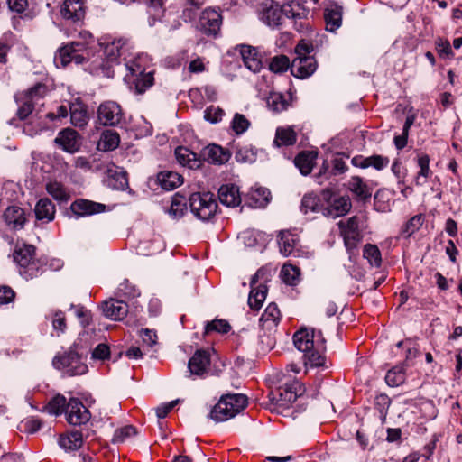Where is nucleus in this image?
I'll return each instance as SVG.
<instances>
[{"label":"nucleus","mask_w":462,"mask_h":462,"mask_svg":"<svg viewBox=\"0 0 462 462\" xmlns=\"http://www.w3.org/2000/svg\"><path fill=\"white\" fill-rule=\"evenodd\" d=\"M148 62V59L146 55L138 54L134 59H130L125 60V68L128 73L125 75V79L127 80H131V78H134L146 72V63Z\"/></svg>","instance_id":"obj_26"},{"label":"nucleus","mask_w":462,"mask_h":462,"mask_svg":"<svg viewBox=\"0 0 462 462\" xmlns=\"http://www.w3.org/2000/svg\"><path fill=\"white\" fill-rule=\"evenodd\" d=\"M348 189L360 199H366L371 197V191L359 176H353L347 184Z\"/></svg>","instance_id":"obj_37"},{"label":"nucleus","mask_w":462,"mask_h":462,"mask_svg":"<svg viewBox=\"0 0 462 462\" xmlns=\"http://www.w3.org/2000/svg\"><path fill=\"white\" fill-rule=\"evenodd\" d=\"M240 54L244 65L252 72L257 73L263 68L261 59L258 57V52L255 48L250 45H241Z\"/></svg>","instance_id":"obj_22"},{"label":"nucleus","mask_w":462,"mask_h":462,"mask_svg":"<svg viewBox=\"0 0 462 462\" xmlns=\"http://www.w3.org/2000/svg\"><path fill=\"white\" fill-rule=\"evenodd\" d=\"M82 433L79 430H73L67 435H61L59 439V445L65 451L78 450L82 447Z\"/></svg>","instance_id":"obj_32"},{"label":"nucleus","mask_w":462,"mask_h":462,"mask_svg":"<svg viewBox=\"0 0 462 462\" xmlns=\"http://www.w3.org/2000/svg\"><path fill=\"white\" fill-rule=\"evenodd\" d=\"M103 312L108 319L122 320L128 313V305L123 300L110 299L104 302Z\"/></svg>","instance_id":"obj_20"},{"label":"nucleus","mask_w":462,"mask_h":462,"mask_svg":"<svg viewBox=\"0 0 462 462\" xmlns=\"http://www.w3.org/2000/svg\"><path fill=\"white\" fill-rule=\"evenodd\" d=\"M278 243L281 254L283 256H289L293 254L299 243V237L288 230H282L278 235Z\"/></svg>","instance_id":"obj_30"},{"label":"nucleus","mask_w":462,"mask_h":462,"mask_svg":"<svg viewBox=\"0 0 462 462\" xmlns=\"http://www.w3.org/2000/svg\"><path fill=\"white\" fill-rule=\"evenodd\" d=\"M210 365V354L206 350H197L188 363V368L191 374L204 375Z\"/></svg>","instance_id":"obj_18"},{"label":"nucleus","mask_w":462,"mask_h":462,"mask_svg":"<svg viewBox=\"0 0 462 462\" xmlns=\"http://www.w3.org/2000/svg\"><path fill=\"white\" fill-rule=\"evenodd\" d=\"M34 213L37 220L49 223L54 219L55 205L48 198L41 199L35 206Z\"/></svg>","instance_id":"obj_25"},{"label":"nucleus","mask_w":462,"mask_h":462,"mask_svg":"<svg viewBox=\"0 0 462 462\" xmlns=\"http://www.w3.org/2000/svg\"><path fill=\"white\" fill-rule=\"evenodd\" d=\"M218 402H226L227 411L236 415L246 407L247 397L241 393L226 394L222 396Z\"/></svg>","instance_id":"obj_31"},{"label":"nucleus","mask_w":462,"mask_h":462,"mask_svg":"<svg viewBox=\"0 0 462 462\" xmlns=\"http://www.w3.org/2000/svg\"><path fill=\"white\" fill-rule=\"evenodd\" d=\"M231 126L236 134H241L248 129L250 122L244 115L236 113L234 116Z\"/></svg>","instance_id":"obj_54"},{"label":"nucleus","mask_w":462,"mask_h":462,"mask_svg":"<svg viewBox=\"0 0 462 462\" xmlns=\"http://www.w3.org/2000/svg\"><path fill=\"white\" fill-rule=\"evenodd\" d=\"M88 371V366L86 364L81 362L79 356L74 360V362L71 364V365L69 366L67 369V374L68 376H75V375H82L86 374Z\"/></svg>","instance_id":"obj_61"},{"label":"nucleus","mask_w":462,"mask_h":462,"mask_svg":"<svg viewBox=\"0 0 462 462\" xmlns=\"http://www.w3.org/2000/svg\"><path fill=\"white\" fill-rule=\"evenodd\" d=\"M264 273L262 270H258L254 275L252 277L250 284L252 286V290L249 293L248 297V305L251 309L258 310L261 309L263 301L266 299L267 295V286L264 284H260L257 287H254V285L258 282L260 278L263 276Z\"/></svg>","instance_id":"obj_15"},{"label":"nucleus","mask_w":462,"mask_h":462,"mask_svg":"<svg viewBox=\"0 0 462 462\" xmlns=\"http://www.w3.org/2000/svg\"><path fill=\"white\" fill-rule=\"evenodd\" d=\"M324 205H319L318 199L315 196L305 195L301 200V211L304 214H308L309 212H320L321 208Z\"/></svg>","instance_id":"obj_53"},{"label":"nucleus","mask_w":462,"mask_h":462,"mask_svg":"<svg viewBox=\"0 0 462 462\" xmlns=\"http://www.w3.org/2000/svg\"><path fill=\"white\" fill-rule=\"evenodd\" d=\"M230 157L231 154L228 150L214 143L204 147L200 152L201 160L212 164H225Z\"/></svg>","instance_id":"obj_16"},{"label":"nucleus","mask_w":462,"mask_h":462,"mask_svg":"<svg viewBox=\"0 0 462 462\" xmlns=\"http://www.w3.org/2000/svg\"><path fill=\"white\" fill-rule=\"evenodd\" d=\"M130 81L134 84V92L139 95L143 94L147 88L153 85V73L152 71H148L145 74L131 78Z\"/></svg>","instance_id":"obj_42"},{"label":"nucleus","mask_w":462,"mask_h":462,"mask_svg":"<svg viewBox=\"0 0 462 462\" xmlns=\"http://www.w3.org/2000/svg\"><path fill=\"white\" fill-rule=\"evenodd\" d=\"M62 18L71 21L73 23H80L86 15L83 0H64L60 7Z\"/></svg>","instance_id":"obj_13"},{"label":"nucleus","mask_w":462,"mask_h":462,"mask_svg":"<svg viewBox=\"0 0 462 462\" xmlns=\"http://www.w3.org/2000/svg\"><path fill=\"white\" fill-rule=\"evenodd\" d=\"M260 19L270 27H278L282 23V11L278 5L263 6L260 12Z\"/></svg>","instance_id":"obj_28"},{"label":"nucleus","mask_w":462,"mask_h":462,"mask_svg":"<svg viewBox=\"0 0 462 462\" xmlns=\"http://www.w3.org/2000/svg\"><path fill=\"white\" fill-rule=\"evenodd\" d=\"M175 157L177 162L189 169H199L202 166L200 155H198L189 149L179 146L175 149Z\"/></svg>","instance_id":"obj_21"},{"label":"nucleus","mask_w":462,"mask_h":462,"mask_svg":"<svg viewBox=\"0 0 462 462\" xmlns=\"http://www.w3.org/2000/svg\"><path fill=\"white\" fill-rule=\"evenodd\" d=\"M436 50L440 57L450 59L454 56L450 43L448 40L439 38L436 41Z\"/></svg>","instance_id":"obj_62"},{"label":"nucleus","mask_w":462,"mask_h":462,"mask_svg":"<svg viewBox=\"0 0 462 462\" xmlns=\"http://www.w3.org/2000/svg\"><path fill=\"white\" fill-rule=\"evenodd\" d=\"M97 119L103 125L115 126L123 119L122 108L116 102H103L97 108Z\"/></svg>","instance_id":"obj_10"},{"label":"nucleus","mask_w":462,"mask_h":462,"mask_svg":"<svg viewBox=\"0 0 462 462\" xmlns=\"http://www.w3.org/2000/svg\"><path fill=\"white\" fill-rule=\"evenodd\" d=\"M120 143L119 134L113 130H106L102 133L97 148L101 151H113Z\"/></svg>","instance_id":"obj_36"},{"label":"nucleus","mask_w":462,"mask_h":462,"mask_svg":"<svg viewBox=\"0 0 462 462\" xmlns=\"http://www.w3.org/2000/svg\"><path fill=\"white\" fill-rule=\"evenodd\" d=\"M282 17L300 20L307 14L306 9L299 2H291L282 6Z\"/></svg>","instance_id":"obj_41"},{"label":"nucleus","mask_w":462,"mask_h":462,"mask_svg":"<svg viewBox=\"0 0 462 462\" xmlns=\"http://www.w3.org/2000/svg\"><path fill=\"white\" fill-rule=\"evenodd\" d=\"M363 256L372 267H380L382 263V255L379 248L375 245L366 244L364 246Z\"/></svg>","instance_id":"obj_45"},{"label":"nucleus","mask_w":462,"mask_h":462,"mask_svg":"<svg viewBox=\"0 0 462 462\" xmlns=\"http://www.w3.org/2000/svg\"><path fill=\"white\" fill-rule=\"evenodd\" d=\"M281 319V312L275 303H270L260 318L263 327L273 328L276 327Z\"/></svg>","instance_id":"obj_34"},{"label":"nucleus","mask_w":462,"mask_h":462,"mask_svg":"<svg viewBox=\"0 0 462 462\" xmlns=\"http://www.w3.org/2000/svg\"><path fill=\"white\" fill-rule=\"evenodd\" d=\"M231 327L229 323L225 319H215L211 322H208L205 327V333L209 334L212 331H217L222 334L227 333Z\"/></svg>","instance_id":"obj_56"},{"label":"nucleus","mask_w":462,"mask_h":462,"mask_svg":"<svg viewBox=\"0 0 462 462\" xmlns=\"http://www.w3.org/2000/svg\"><path fill=\"white\" fill-rule=\"evenodd\" d=\"M157 180L162 189L165 190H173L183 182L182 176L175 171H162L158 174Z\"/></svg>","instance_id":"obj_33"},{"label":"nucleus","mask_w":462,"mask_h":462,"mask_svg":"<svg viewBox=\"0 0 462 462\" xmlns=\"http://www.w3.org/2000/svg\"><path fill=\"white\" fill-rule=\"evenodd\" d=\"M316 158L317 154L313 152H302L296 156L294 163L301 174L308 175L313 169Z\"/></svg>","instance_id":"obj_35"},{"label":"nucleus","mask_w":462,"mask_h":462,"mask_svg":"<svg viewBox=\"0 0 462 462\" xmlns=\"http://www.w3.org/2000/svg\"><path fill=\"white\" fill-rule=\"evenodd\" d=\"M225 115L224 110L218 106H210L204 113V118L209 123L216 124L219 122Z\"/></svg>","instance_id":"obj_58"},{"label":"nucleus","mask_w":462,"mask_h":462,"mask_svg":"<svg viewBox=\"0 0 462 462\" xmlns=\"http://www.w3.org/2000/svg\"><path fill=\"white\" fill-rule=\"evenodd\" d=\"M322 199L327 205L321 208V214L324 217L337 218L345 216L351 208V201L348 197H338L332 199V192L324 190L321 194Z\"/></svg>","instance_id":"obj_6"},{"label":"nucleus","mask_w":462,"mask_h":462,"mask_svg":"<svg viewBox=\"0 0 462 462\" xmlns=\"http://www.w3.org/2000/svg\"><path fill=\"white\" fill-rule=\"evenodd\" d=\"M136 434V429L131 425L117 429L113 436V443H122Z\"/></svg>","instance_id":"obj_55"},{"label":"nucleus","mask_w":462,"mask_h":462,"mask_svg":"<svg viewBox=\"0 0 462 462\" xmlns=\"http://www.w3.org/2000/svg\"><path fill=\"white\" fill-rule=\"evenodd\" d=\"M46 190L56 200L67 201L69 199V192L60 182H49L46 185Z\"/></svg>","instance_id":"obj_46"},{"label":"nucleus","mask_w":462,"mask_h":462,"mask_svg":"<svg viewBox=\"0 0 462 462\" xmlns=\"http://www.w3.org/2000/svg\"><path fill=\"white\" fill-rule=\"evenodd\" d=\"M296 142V134L292 128L279 127L276 130L275 139L273 143L276 146H289Z\"/></svg>","instance_id":"obj_40"},{"label":"nucleus","mask_w":462,"mask_h":462,"mask_svg":"<svg viewBox=\"0 0 462 462\" xmlns=\"http://www.w3.org/2000/svg\"><path fill=\"white\" fill-rule=\"evenodd\" d=\"M337 226L340 230V235L344 239L345 246L347 251L355 249L357 244L362 239V235L358 227V218L354 216L346 221H339Z\"/></svg>","instance_id":"obj_9"},{"label":"nucleus","mask_w":462,"mask_h":462,"mask_svg":"<svg viewBox=\"0 0 462 462\" xmlns=\"http://www.w3.org/2000/svg\"><path fill=\"white\" fill-rule=\"evenodd\" d=\"M68 402L62 394H57L44 406L43 411L51 415H60L66 412Z\"/></svg>","instance_id":"obj_39"},{"label":"nucleus","mask_w":462,"mask_h":462,"mask_svg":"<svg viewBox=\"0 0 462 462\" xmlns=\"http://www.w3.org/2000/svg\"><path fill=\"white\" fill-rule=\"evenodd\" d=\"M317 69V62L312 56L295 57L291 63V74L299 79L311 76Z\"/></svg>","instance_id":"obj_14"},{"label":"nucleus","mask_w":462,"mask_h":462,"mask_svg":"<svg viewBox=\"0 0 462 462\" xmlns=\"http://www.w3.org/2000/svg\"><path fill=\"white\" fill-rule=\"evenodd\" d=\"M268 107L273 112H282L287 108L288 103L280 93H272L267 99Z\"/></svg>","instance_id":"obj_52"},{"label":"nucleus","mask_w":462,"mask_h":462,"mask_svg":"<svg viewBox=\"0 0 462 462\" xmlns=\"http://www.w3.org/2000/svg\"><path fill=\"white\" fill-rule=\"evenodd\" d=\"M294 346L303 353L304 363L311 367L322 366L325 364L323 351L326 348V340L321 331L303 328L293 336Z\"/></svg>","instance_id":"obj_1"},{"label":"nucleus","mask_w":462,"mask_h":462,"mask_svg":"<svg viewBox=\"0 0 462 462\" xmlns=\"http://www.w3.org/2000/svg\"><path fill=\"white\" fill-rule=\"evenodd\" d=\"M84 42H72L59 50V56L55 57V60L60 59L62 66H66L69 63L74 61L76 64H82L85 61V57L81 53L87 49L88 39H92V35L85 32L80 33Z\"/></svg>","instance_id":"obj_5"},{"label":"nucleus","mask_w":462,"mask_h":462,"mask_svg":"<svg viewBox=\"0 0 462 462\" xmlns=\"http://www.w3.org/2000/svg\"><path fill=\"white\" fill-rule=\"evenodd\" d=\"M45 92V85L37 84L27 91L15 96L16 103L19 106L16 115L20 120L26 119L32 113Z\"/></svg>","instance_id":"obj_3"},{"label":"nucleus","mask_w":462,"mask_h":462,"mask_svg":"<svg viewBox=\"0 0 462 462\" xmlns=\"http://www.w3.org/2000/svg\"><path fill=\"white\" fill-rule=\"evenodd\" d=\"M404 380V372L402 367L392 368L387 372L385 376V382L391 387H395L402 384Z\"/></svg>","instance_id":"obj_51"},{"label":"nucleus","mask_w":462,"mask_h":462,"mask_svg":"<svg viewBox=\"0 0 462 462\" xmlns=\"http://www.w3.org/2000/svg\"><path fill=\"white\" fill-rule=\"evenodd\" d=\"M389 158L383 155H372L369 157H354L352 159V163L356 167H359L362 169H365L368 167H373L377 171H381L385 168L389 164Z\"/></svg>","instance_id":"obj_27"},{"label":"nucleus","mask_w":462,"mask_h":462,"mask_svg":"<svg viewBox=\"0 0 462 462\" xmlns=\"http://www.w3.org/2000/svg\"><path fill=\"white\" fill-rule=\"evenodd\" d=\"M4 220L14 231L23 229L27 222L24 209L18 206L8 207L4 212Z\"/></svg>","instance_id":"obj_19"},{"label":"nucleus","mask_w":462,"mask_h":462,"mask_svg":"<svg viewBox=\"0 0 462 462\" xmlns=\"http://www.w3.org/2000/svg\"><path fill=\"white\" fill-rule=\"evenodd\" d=\"M127 41L125 39H115L111 42H103V51L107 63H115L123 54L124 48L126 46Z\"/></svg>","instance_id":"obj_24"},{"label":"nucleus","mask_w":462,"mask_h":462,"mask_svg":"<svg viewBox=\"0 0 462 462\" xmlns=\"http://www.w3.org/2000/svg\"><path fill=\"white\" fill-rule=\"evenodd\" d=\"M70 209L79 217H87L104 212L106 205L84 199H79L71 203Z\"/></svg>","instance_id":"obj_17"},{"label":"nucleus","mask_w":462,"mask_h":462,"mask_svg":"<svg viewBox=\"0 0 462 462\" xmlns=\"http://www.w3.org/2000/svg\"><path fill=\"white\" fill-rule=\"evenodd\" d=\"M218 199L221 204L226 207H236L241 203L239 189L236 186L222 185L218 189Z\"/></svg>","instance_id":"obj_23"},{"label":"nucleus","mask_w":462,"mask_h":462,"mask_svg":"<svg viewBox=\"0 0 462 462\" xmlns=\"http://www.w3.org/2000/svg\"><path fill=\"white\" fill-rule=\"evenodd\" d=\"M70 120L73 125L77 127H83L88 123L87 112L82 108L71 109Z\"/></svg>","instance_id":"obj_57"},{"label":"nucleus","mask_w":462,"mask_h":462,"mask_svg":"<svg viewBox=\"0 0 462 462\" xmlns=\"http://www.w3.org/2000/svg\"><path fill=\"white\" fill-rule=\"evenodd\" d=\"M78 356L79 355L75 351H69L60 356H55L52 365L56 369L61 370L64 374H67V369Z\"/></svg>","instance_id":"obj_48"},{"label":"nucleus","mask_w":462,"mask_h":462,"mask_svg":"<svg viewBox=\"0 0 462 462\" xmlns=\"http://www.w3.org/2000/svg\"><path fill=\"white\" fill-rule=\"evenodd\" d=\"M326 28L329 32H336L342 23V7L337 4L329 5L324 13Z\"/></svg>","instance_id":"obj_29"},{"label":"nucleus","mask_w":462,"mask_h":462,"mask_svg":"<svg viewBox=\"0 0 462 462\" xmlns=\"http://www.w3.org/2000/svg\"><path fill=\"white\" fill-rule=\"evenodd\" d=\"M303 393V388L299 382L285 383L276 391L271 393V400L277 406L288 408Z\"/></svg>","instance_id":"obj_8"},{"label":"nucleus","mask_w":462,"mask_h":462,"mask_svg":"<svg viewBox=\"0 0 462 462\" xmlns=\"http://www.w3.org/2000/svg\"><path fill=\"white\" fill-rule=\"evenodd\" d=\"M110 185L115 189H126L128 188V179L126 172L122 169L116 170L115 172L110 175Z\"/></svg>","instance_id":"obj_49"},{"label":"nucleus","mask_w":462,"mask_h":462,"mask_svg":"<svg viewBox=\"0 0 462 462\" xmlns=\"http://www.w3.org/2000/svg\"><path fill=\"white\" fill-rule=\"evenodd\" d=\"M271 198L270 191L265 188H256L255 189L252 190L250 194V199H252V202H249V205L251 207L254 208H263L267 205Z\"/></svg>","instance_id":"obj_44"},{"label":"nucleus","mask_w":462,"mask_h":462,"mask_svg":"<svg viewBox=\"0 0 462 462\" xmlns=\"http://www.w3.org/2000/svg\"><path fill=\"white\" fill-rule=\"evenodd\" d=\"M291 69L290 60L285 55L275 56L271 60L269 69L274 73H282Z\"/></svg>","instance_id":"obj_50"},{"label":"nucleus","mask_w":462,"mask_h":462,"mask_svg":"<svg viewBox=\"0 0 462 462\" xmlns=\"http://www.w3.org/2000/svg\"><path fill=\"white\" fill-rule=\"evenodd\" d=\"M300 269L292 264H284L281 270V277L288 285H296L300 281Z\"/></svg>","instance_id":"obj_47"},{"label":"nucleus","mask_w":462,"mask_h":462,"mask_svg":"<svg viewBox=\"0 0 462 462\" xmlns=\"http://www.w3.org/2000/svg\"><path fill=\"white\" fill-rule=\"evenodd\" d=\"M189 201L191 212L203 221L210 219L217 207L211 193H193Z\"/></svg>","instance_id":"obj_4"},{"label":"nucleus","mask_w":462,"mask_h":462,"mask_svg":"<svg viewBox=\"0 0 462 462\" xmlns=\"http://www.w3.org/2000/svg\"><path fill=\"white\" fill-rule=\"evenodd\" d=\"M52 328L54 330L57 331V335L60 336V333H64L67 325H66V319L65 315L62 311H56L53 318H52Z\"/></svg>","instance_id":"obj_63"},{"label":"nucleus","mask_w":462,"mask_h":462,"mask_svg":"<svg viewBox=\"0 0 462 462\" xmlns=\"http://www.w3.org/2000/svg\"><path fill=\"white\" fill-rule=\"evenodd\" d=\"M423 224V219L421 215H416L412 217L404 226L402 232L406 234L407 236H411L413 233H415Z\"/></svg>","instance_id":"obj_59"},{"label":"nucleus","mask_w":462,"mask_h":462,"mask_svg":"<svg viewBox=\"0 0 462 462\" xmlns=\"http://www.w3.org/2000/svg\"><path fill=\"white\" fill-rule=\"evenodd\" d=\"M185 210L186 204L181 199L174 198L168 209V213L171 217L177 219L183 216Z\"/></svg>","instance_id":"obj_60"},{"label":"nucleus","mask_w":462,"mask_h":462,"mask_svg":"<svg viewBox=\"0 0 462 462\" xmlns=\"http://www.w3.org/2000/svg\"><path fill=\"white\" fill-rule=\"evenodd\" d=\"M66 420L74 426L87 423L90 420L89 411L77 398H70L66 409Z\"/></svg>","instance_id":"obj_12"},{"label":"nucleus","mask_w":462,"mask_h":462,"mask_svg":"<svg viewBox=\"0 0 462 462\" xmlns=\"http://www.w3.org/2000/svg\"><path fill=\"white\" fill-rule=\"evenodd\" d=\"M71 309H74V314L79 319L80 324L83 327H87L90 321V313L82 306H73L71 305Z\"/></svg>","instance_id":"obj_64"},{"label":"nucleus","mask_w":462,"mask_h":462,"mask_svg":"<svg viewBox=\"0 0 462 462\" xmlns=\"http://www.w3.org/2000/svg\"><path fill=\"white\" fill-rule=\"evenodd\" d=\"M35 248L30 245L17 246L14 259L20 267V274L25 279H32L41 273L39 263L34 260Z\"/></svg>","instance_id":"obj_2"},{"label":"nucleus","mask_w":462,"mask_h":462,"mask_svg":"<svg viewBox=\"0 0 462 462\" xmlns=\"http://www.w3.org/2000/svg\"><path fill=\"white\" fill-rule=\"evenodd\" d=\"M54 143L68 153H75L80 149L81 136L76 130L67 127L58 133Z\"/></svg>","instance_id":"obj_11"},{"label":"nucleus","mask_w":462,"mask_h":462,"mask_svg":"<svg viewBox=\"0 0 462 462\" xmlns=\"http://www.w3.org/2000/svg\"><path fill=\"white\" fill-rule=\"evenodd\" d=\"M209 418L216 422L226 421L231 418H234L236 415L234 413H230L227 411V404L225 402H218L214 407L211 409L209 413Z\"/></svg>","instance_id":"obj_43"},{"label":"nucleus","mask_w":462,"mask_h":462,"mask_svg":"<svg viewBox=\"0 0 462 462\" xmlns=\"http://www.w3.org/2000/svg\"><path fill=\"white\" fill-rule=\"evenodd\" d=\"M420 171L415 178L416 185L422 186L426 183L427 179L431 176L432 172L430 169V157L427 154H422L417 160Z\"/></svg>","instance_id":"obj_38"},{"label":"nucleus","mask_w":462,"mask_h":462,"mask_svg":"<svg viewBox=\"0 0 462 462\" xmlns=\"http://www.w3.org/2000/svg\"><path fill=\"white\" fill-rule=\"evenodd\" d=\"M222 21L220 11L214 8H206L199 15L197 28L207 36L216 37L220 32Z\"/></svg>","instance_id":"obj_7"}]
</instances>
